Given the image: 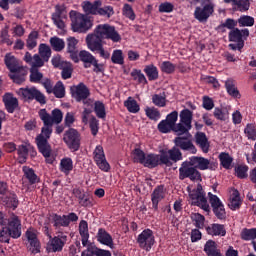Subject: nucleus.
<instances>
[{
  "label": "nucleus",
  "mask_w": 256,
  "mask_h": 256,
  "mask_svg": "<svg viewBox=\"0 0 256 256\" xmlns=\"http://www.w3.org/2000/svg\"><path fill=\"white\" fill-rule=\"evenodd\" d=\"M139 248L144 249V251H149L153 249L155 245V235L153 234V230L147 228L144 229L136 239Z\"/></svg>",
  "instance_id": "nucleus-13"
},
{
  "label": "nucleus",
  "mask_w": 256,
  "mask_h": 256,
  "mask_svg": "<svg viewBox=\"0 0 256 256\" xmlns=\"http://www.w3.org/2000/svg\"><path fill=\"white\" fill-rule=\"evenodd\" d=\"M131 77L133 78V81H137L140 85H147L149 81H147V77H145V74L139 69H133L130 73Z\"/></svg>",
  "instance_id": "nucleus-46"
},
{
  "label": "nucleus",
  "mask_w": 256,
  "mask_h": 256,
  "mask_svg": "<svg viewBox=\"0 0 256 256\" xmlns=\"http://www.w3.org/2000/svg\"><path fill=\"white\" fill-rule=\"evenodd\" d=\"M166 153L168 156V161H171V163L183 161V153L177 146L172 147L171 149L166 151Z\"/></svg>",
  "instance_id": "nucleus-37"
},
{
  "label": "nucleus",
  "mask_w": 256,
  "mask_h": 256,
  "mask_svg": "<svg viewBox=\"0 0 256 256\" xmlns=\"http://www.w3.org/2000/svg\"><path fill=\"white\" fill-rule=\"evenodd\" d=\"M172 131L177 133V135H188V137H191V133H189L191 128L187 127L183 122L174 125Z\"/></svg>",
  "instance_id": "nucleus-55"
},
{
  "label": "nucleus",
  "mask_w": 256,
  "mask_h": 256,
  "mask_svg": "<svg viewBox=\"0 0 256 256\" xmlns=\"http://www.w3.org/2000/svg\"><path fill=\"white\" fill-rule=\"evenodd\" d=\"M38 55L41 56V58L43 59V61H45V63L49 62V59H51V47L45 43H41L38 47Z\"/></svg>",
  "instance_id": "nucleus-42"
},
{
  "label": "nucleus",
  "mask_w": 256,
  "mask_h": 256,
  "mask_svg": "<svg viewBox=\"0 0 256 256\" xmlns=\"http://www.w3.org/2000/svg\"><path fill=\"white\" fill-rule=\"evenodd\" d=\"M174 144L178 149H181L182 151H189L192 155L197 153V148L195 147V144H193V141L189 140V138L185 136L176 137L174 139Z\"/></svg>",
  "instance_id": "nucleus-22"
},
{
  "label": "nucleus",
  "mask_w": 256,
  "mask_h": 256,
  "mask_svg": "<svg viewBox=\"0 0 256 256\" xmlns=\"http://www.w3.org/2000/svg\"><path fill=\"white\" fill-rule=\"evenodd\" d=\"M196 144L200 147L203 153H209V139L207 138V134L205 132H197L195 134Z\"/></svg>",
  "instance_id": "nucleus-29"
},
{
  "label": "nucleus",
  "mask_w": 256,
  "mask_h": 256,
  "mask_svg": "<svg viewBox=\"0 0 256 256\" xmlns=\"http://www.w3.org/2000/svg\"><path fill=\"white\" fill-rule=\"evenodd\" d=\"M52 133H53V124L44 123V126L41 128V133L38 136H36V139H35L37 147H39V139L41 137L46 141V143H49V139H51Z\"/></svg>",
  "instance_id": "nucleus-33"
},
{
  "label": "nucleus",
  "mask_w": 256,
  "mask_h": 256,
  "mask_svg": "<svg viewBox=\"0 0 256 256\" xmlns=\"http://www.w3.org/2000/svg\"><path fill=\"white\" fill-rule=\"evenodd\" d=\"M67 243V235L61 234L50 238L47 243L46 250L48 253H59L63 251L65 244Z\"/></svg>",
  "instance_id": "nucleus-16"
},
{
  "label": "nucleus",
  "mask_w": 256,
  "mask_h": 256,
  "mask_svg": "<svg viewBox=\"0 0 256 256\" xmlns=\"http://www.w3.org/2000/svg\"><path fill=\"white\" fill-rule=\"evenodd\" d=\"M152 103L156 107H165L167 105V95H165V92L154 94L152 96Z\"/></svg>",
  "instance_id": "nucleus-52"
},
{
  "label": "nucleus",
  "mask_w": 256,
  "mask_h": 256,
  "mask_svg": "<svg viewBox=\"0 0 256 256\" xmlns=\"http://www.w3.org/2000/svg\"><path fill=\"white\" fill-rule=\"evenodd\" d=\"M38 115L41 121H43V123H45L46 125H53L54 123L56 125H59V123L63 121V112L57 108L52 111L51 116L49 113H47L46 109H40Z\"/></svg>",
  "instance_id": "nucleus-14"
},
{
  "label": "nucleus",
  "mask_w": 256,
  "mask_h": 256,
  "mask_svg": "<svg viewBox=\"0 0 256 256\" xmlns=\"http://www.w3.org/2000/svg\"><path fill=\"white\" fill-rule=\"evenodd\" d=\"M71 27L74 33H87L91 27H93V22L85 14H81L77 11L70 12Z\"/></svg>",
  "instance_id": "nucleus-3"
},
{
  "label": "nucleus",
  "mask_w": 256,
  "mask_h": 256,
  "mask_svg": "<svg viewBox=\"0 0 256 256\" xmlns=\"http://www.w3.org/2000/svg\"><path fill=\"white\" fill-rule=\"evenodd\" d=\"M78 59L83 63L84 69L91 68V63L95 60V56L87 50H82L78 53Z\"/></svg>",
  "instance_id": "nucleus-35"
},
{
  "label": "nucleus",
  "mask_w": 256,
  "mask_h": 256,
  "mask_svg": "<svg viewBox=\"0 0 256 256\" xmlns=\"http://www.w3.org/2000/svg\"><path fill=\"white\" fill-rule=\"evenodd\" d=\"M206 233L212 237H225L227 229L223 224L213 223L206 227Z\"/></svg>",
  "instance_id": "nucleus-27"
},
{
  "label": "nucleus",
  "mask_w": 256,
  "mask_h": 256,
  "mask_svg": "<svg viewBox=\"0 0 256 256\" xmlns=\"http://www.w3.org/2000/svg\"><path fill=\"white\" fill-rule=\"evenodd\" d=\"M173 125L166 120H161L158 124V131L160 133H171L173 131Z\"/></svg>",
  "instance_id": "nucleus-64"
},
{
  "label": "nucleus",
  "mask_w": 256,
  "mask_h": 256,
  "mask_svg": "<svg viewBox=\"0 0 256 256\" xmlns=\"http://www.w3.org/2000/svg\"><path fill=\"white\" fill-rule=\"evenodd\" d=\"M97 15H100L101 17H113L115 15V10H113V6H104V7H98V13Z\"/></svg>",
  "instance_id": "nucleus-61"
},
{
  "label": "nucleus",
  "mask_w": 256,
  "mask_h": 256,
  "mask_svg": "<svg viewBox=\"0 0 256 256\" xmlns=\"http://www.w3.org/2000/svg\"><path fill=\"white\" fill-rule=\"evenodd\" d=\"M240 237L243 241H255L256 239V228H244L241 231Z\"/></svg>",
  "instance_id": "nucleus-51"
},
{
  "label": "nucleus",
  "mask_w": 256,
  "mask_h": 256,
  "mask_svg": "<svg viewBox=\"0 0 256 256\" xmlns=\"http://www.w3.org/2000/svg\"><path fill=\"white\" fill-rule=\"evenodd\" d=\"M22 171L25 179H27L30 185H36V183H40L41 179L36 175L35 170L29 166H23Z\"/></svg>",
  "instance_id": "nucleus-32"
},
{
  "label": "nucleus",
  "mask_w": 256,
  "mask_h": 256,
  "mask_svg": "<svg viewBox=\"0 0 256 256\" xmlns=\"http://www.w3.org/2000/svg\"><path fill=\"white\" fill-rule=\"evenodd\" d=\"M219 161L220 165H222L224 169H231V165L233 164V157H231V155H229L227 152H222L219 154Z\"/></svg>",
  "instance_id": "nucleus-48"
},
{
  "label": "nucleus",
  "mask_w": 256,
  "mask_h": 256,
  "mask_svg": "<svg viewBox=\"0 0 256 256\" xmlns=\"http://www.w3.org/2000/svg\"><path fill=\"white\" fill-rule=\"evenodd\" d=\"M244 134L250 141H256V125L253 123H248L244 128Z\"/></svg>",
  "instance_id": "nucleus-54"
},
{
  "label": "nucleus",
  "mask_w": 256,
  "mask_h": 256,
  "mask_svg": "<svg viewBox=\"0 0 256 256\" xmlns=\"http://www.w3.org/2000/svg\"><path fill=\"white\" fill-rule=\"evenodd\" d=\"M159 67L161 73H165V75H173V73H175V70L177 69V66L173 64L171 61H163L159 65Z\"/></svg>",
  "instance_id": "nucleus-47"
},
{
  "label": "nucleus",
  "mask_w": 256,
  "mask_h": 256,
  "mask_svg": "<svg viewBox=\"0 0 256 256\" xmlns=\"http://www.w3.org/2000/svg\"><path fill=\"white\" fill-rule=\"evenodd\" d=\"M50 217L54 229H61V227H69L71 223H77V221H79V216L75 212H70L68 214L63 215L52 213Z\"/></svg>",
  "instance_id": "nucleus-10"
},
{
  "label": "nucleus",
  "mask_w": 256,
  "mask_h": 256,
  "mask_svg": "<svg viewBox=\"0 0 256 256\" xmlns=\"http://www.w3.org/2000/svg\"><path fill=\"white\" fill-rule=\"evenodd\" d=\"M16 93L19 97H22L24 101L35 100L37 103H40V105H45V103H47L45 95L35 87L20 88L16 91Z\"/></svg>",
  "instance_id": "nucleus-9"
},
{
  "label": "nucleus",
  "mask_w": 256,
  "mask_h": 256,
  "mask_svg": "<svg viewBox=\"0 0 256 256\" xmlns=\"http://www.w3.org/2000/svg\"><path fill=\"white\" fill-rule=\"evenodd\" d=\"M13 222L21 228V219H19V216L13 212L8 215L7 212L0 211V227H11V223Z\"/></svg>",
  "instance_id": "nucleus-25"
},
{
  "label": "nucleus",
  "mask_w": 256,
  "mask_h": 256,
  "mask_svg": "<svg viewBox=\"0 0 256 256\" xmlns=\"http://www.w3.org/2000/svg\"><path fill=\"white\" fill-rule=\"evenodd\" d=\"M71 95L77 103H81L82 100L88 99V97L91 96V91L85 83L80 82L78 85L71 88Z\"/></svg>",
  "instance_id": "nucleus-18"
},
{
  "label": "nucleus",
  "mask_w": 256,
  "mask_h": 256,
  "mask_svg": "<svg viewBox=\"0 0 256 256\" xmlns=\"http://www.w3.org/2000/svg\"><path fill=\"white\" fill-rule=\"evenodd\" d=\"M248 171L249 166L247 165H238L237 167H235V173L238 179H247V177H249V174H247Z\"/></svg>",
  "instance_id": "nucleus-60"
},
{
  "label": "nucleus",
  "mask_w": 256,
  "mask_h": 256,
  "mask_svg": "<svg viewBox=\"0 0 256 256\" xmlns=\"http://www.w3.org/2000/svg\"><path fill=\"white\" fill-rule=\"evenodd\" d=\"M225 88L230 97H234V99H241V93H239L233 79H228L225 81Z\"/></svg>",
  "instance_id": "nucleus-39"
},
{
  "label": "nucleus",
  "mask_w": 256,
  "mask_h": 256,
  "mask_svg": "<svg viewBox=\"0 0 256 256\" xmlns=\"http://www.w3.org/2000/svg\"><path fill=\"white\" fill-rule=\"evenodd\" d=\"M238 23L240 27H253L255 25V18L244 15L238 19Z\"/></svg>",
  "instance_id": "nucleus-62"
},
{
  "label": "nucleus",
  "mask_w": 256,
  "mask_h": 256,
  "mask_svg": "<svg viewBox=\"0 0 256 256\" xmlns=\"http://www.w3.org/2000/svg\"><path fill=\"white\" fill-rule=\"evenodd\" d=\"M52 93L57 99H63V97H65V86L63 85V82H57L52 90Z\"/></svg>",
  "instance_id": "nucleus-58"
},
{
  "label": "nucleus",
  "mask_w": 256,
  "mask_h": 256,
  "mask_svg": "<svg viewBox=\"0 0 256 256\" xmlns=\"http://www.w3.org/2000/svg\"><path fill=\"white\" fill-rule=\"evenodd\" d=\"M167 197V189L165 185L160 184L154 188L151 193L152 209L153 211H159V203Z\"/></svg>",
  "instance_id": "nucleus-17"
},
{
  "label": "nucleus",
  "mask_w": 256,
  "mask_h": 256,
  "mask_svg": "<svg viewBox=\"0 0 256 256\" xmlns=\"http://www.w3.org/2000/svg\"><path fill=\"white\" fill-rule=\"evenodd\" d=\"M191 219L197 229H203L205 225V216L200 213H194L191 215Z\"/></svg>",
  "instance_id": "nucleus-57"
},
{
  "label": "nucleus",
  "mask_w": 256,
  "mask_h": 256,
  "mask_svg": "<svg viewBox=\"0 0 256 256\" xmlns=\"http://www.w3.org/2000/svg\"><path fill=\"white\" fill-rule=\"evenodd\" d=\"M147 155H145V152L141 150V148H135L133 150V159L134 163H140V165H143L145 163Z\"/></svg>",
  "instance_id": "nucleus-56"
},
{
  "label": "nucleus",
  "mask_w": 256,
  "mask_h": 256,
  "mask_svg": "<svg viewBox=\"0 0 256 256\" xmlns=\"http://www.w3.org/2000/svg\"><path fill=\"white\" fill-rule=\"evenodd\" d=\"M67 41V53L70 55L71 61L74 63H79V49L77 48V45L79 44V40H77L75 37H68L66 39Z\"/></svg>",
  "instance_id": "nucleus-24"
},
{
  "label": "nucleus",
  "mask_w": 256,
  "mask_h": 256,
  "mask_svg": "<svg viewBox=\"0 0 256 256\" xmlns=\"http://www.w3.org/2000/svg\"><path fill=\"white\" fill-rule=\"evenodd\" d=\"M49 43L53 49V51H56L57 53L63 51L65 49V40L62 38H59L57 36H53L50 38Z\"/></svg>",
  "instance_id": "nucleus-41"
},
{
  "label": "nucleus",
  "mask_w": 256,
  "mask_h": 256,
  "mask_svg": "<svg viewBox=\"0 0 256 256\" xmlns=\"http://www.w3.org/2000/svg\"><path fill=\"white\" fill-rule=\"evenodd\" d=\"M96 239L98 243H101V245H106L107 247H113V236L105 230V228H99Z\"/></svg>",
  "instance_id": "nucleus-28"
},
{
  "label": "nucleus",
  "mask_w": 256,
  "mask_h": 256,
  "mask_svg": "<svg viewBox=\"0 0 256 256\" xmlns=\"http://www.w3.org/2000/svg\"><path fill=\"white\" fill-rule=\"evenodd\" d=\"M179 179L180 181H185V179H190V181H203L201 178V172L195 168L191 158L189 161H184L179 168Z\"/></svg>",
  "instance_id": "nucleus-7"
},
{
  "label": "nucleus",
  "mask_w": 256,
  "mask_h": 256,
  "mask_svg": "<svg viewBox=\"0 0 256 256\" xmlns=\"http://www.w3.org/2000/svg\"><path fill=\"white\" fill-rule=\"evenodd\" d=\"M26 239H28L29 245L27 246L28 251L32 255H37L41 253V242L37 238V234L33 230L26 231Z\"/></svg>",
  "instance_id": "nucleus-20"
},
{
  "label": "nucleus",
  "mask_w": 256,
  "mask_h": 256,
  "mask_svg": "<svg viewBox=\"0 0 256 256\" xmlns=\"http://www.w3.org/2000/svg\"><path fill=\"white\" fill-rule=\"evenodd\" d=\"M60 171H62V173H65V175H69V173L73 171V159L63 158L60 161Z\"/></svg>",
  "instance_id": "nucleus-49"
},
{
  "label": "nucleus",
  "mask_w": 256,
  "mask_h": 256,
  "mask_svg": "<svg viewBox=\"0 0 256 256\" xmlns=\"http://www.w3.org/2000/svg\"><path fill=\"white\" fill-rule=\"evenodd\" d=\"M145 115L150 121H159L161 119V112L155 107H146Z\"/></svg>",
  "instance_id": "nucleus-50"
},
{
  "label": "nucleus",
  "mask_w": 256,
  "mask_h": 256,
  "mask_svg": "<svg viewBox=\"0 0 256 256\" xmlns=\"http://www.w3.org/2000/svg\"><path fill=\"white\" fill-rule=\"evenodd\" d=\"M37 39H39V32L35 30L31 31L26 40V47L29 51H33L37 47Z\"/></svg>",
  "instance_id": "nucleus-45"
},
{
  "label": "nucleus",
  "mask_w": 256,
  "mask_h": 256,
  "mask_svg": "<svg viewBox=\"0 0 256 256\" xmlns=\"http://www.w3.org/2000/svg\"><path fill=\"white\" fill-rule=\"evenodd\" d=\"M4 65L10 71L8 74L9 79L16 85H23L27 79V69L19 64V59L13 54L7 53L4 56Z\"/></svg>",
  "instance_id": "nucleus-2"
},
{
  "label": "nucleus",
  "mask_w": 256,
  "mask_h": 256,
  "mask_svg": "<svg viewBox=\"0 0 256 256\" xmlns=\"http://www.w3.org/2000/svg\"><path fill=\"white\" fill-rule=\"evenodd\" d=\"M38 151L43 155V157L46 159V163L49 165H53L55 158L51 157L52 148L51 144L47 142V140L43 139V137H40L38 139Z\"/></svg>",
  "instance_id": "nucleus-21"
},
{
  "label": "nucleus",
  "mask_w": 256,
  "mask_h": 256,
  "mask_svg": "<svg viewBox=\"0 0 256 256\" xmlns=\"http://www.w3.org/2000/svg\"><path fill=\"white\" fill-rule=\"evenodd\" d=\"M79 233L83 247L87 246L89 242V223L86 220H81L79 223Z\"/></svg>",
  "instance_id": "nucleus-34"
},
{
  "label": "nucleus",
  "mask_w": 256,
  "mask_h": 256,
  "mask_svg": "<svg viewBox=\"0 0 256 256\" xmlns=\"http://www.w3.org/2000/svg\"><path fill=\"white\" fill-rule=\"evenodd\" d=\"M63 141L73 153L81 149V134L77 129L70 128L65 131Z\"/></svg>",
  "instance_id": "nucleus-11"
},
{
  "label": "nucleus",
  "mask_w": 256,
  "mask_h": 256,
  "mask_svg": "<svg viewBox=\"0 0 256 256\" xmlns=\"http://www.w3.org/2000/svg\"><path fill=\"white\" fill-rule=\"evenodd\" d=\"M111 61L114 65H125V57L123 56V50H113Z\"/></svg>",
  "instance_id": "nucleus-53"
},
{
  "label": "nucleus",
  "mask_w": 256,
  "mask_h": 256,
  "mask_svg": "<svg viewBox=\"0 0 256 256\" xmlns=\"http://www.w3.org/2000/svg\"><path fill=\"white\" fill-rule=\"evenodd\" d=\"M190 161L192 162V165H194L195 169H200V171H207V169H209V165H211L209 159L199 156L190 157Z\"/></svg>",
  "instance_id": "nucleus-30"
},
{
  "label": "nucleus",
  "mask_w": 256,
  "mask_h": 256,
  "mask_svg": "<svg viewBox=\"0 0 256 256\" xmlns=\"http://www.w3.org/2000/svg\"><path fill=\"white\" fill-rule=\"evenodd\" d=\"M43 79V73L37 68H30V83H40Z\"/></svg>",
  "instance_id": "nucleus-63"
},
{
  "label": "nucleus",
  "mask_w": 256,
  "mask_h": 256,
  "mask_svg": "<svg viewBox=\"0 0 256 256\" xmlns=\"http://www.w3.org/2000/svg\"><path fill=\"white\" fill-rule=\"evenodd\" d=\"M234 5L236 6L237 11L245 13V11H249V7H251V2H249V0H234Z\"/></svg>",
  "instance_id": "nucleus-59"
},
{
  "label": "nucleus",
  "mask_w": 256,
  "mask_h": 256,
  "mask_svg": "<svg viewBox=\"0 0 256 256\" xmlns=\"http://www.w3.org/2000/svg\"><path fill=\"white\" fill-rule=\"evenodd\" d=\"M101 5H103L101 0H95L93 3L90 1H84L83 11L86 13V15H97Z\"/></svg>",
  "instance_id": "nucleus-31"
},
{
  "label": "nucleus",
  "mask_w": 256,
  "mask_h": 256,
  "mask_svg": "<svg viewBox=\"0 0 256 256\" xmlns=\"http://www.w3.org/2000/svg\"><path fill=\"white\" fill-rule=\"evenodd\" d=\"M21 234V228L15 222H11L10 227L2 226L0 230V243H10L11 238L19 239Z\"/></svg>",
  "instance_id": "nucleus-12"
},
{
  "label": "nucleus",
  "mask_w": 256,
  "mask_h": 256,
  "mask_svg": "<svg viewBox=\"0 0 256 256\" xmlns=\"http://www.w3.org/2000/svg\"><path fill=\"white\" fill-rule=\"evenodd\" d=\"M142 165L144 167H147L148 169H155V167H159V165H166V167H173V162L169 160L167 151L161 150L160 155L153 154V153L146 155V158Z\"/></svg>",
  "instance_id": "nucleus-6"
},
{
  "label": "nucleus",
  "mask_w": 256,
  "mask_h": 256,
  "mask_svg": "<svg viewBox=\"0 0 256 256\" xmlns=\"http://www.w3.org/2000/svg\"><path fill=\"white\" fill-rule=\"evenodd\" d=\"M188 193L191 205L194 207H200V209H203L206 213L211 212V207L209 206V202H207L205 190H203V186L201 184H197V187L193 190L188 187Z\"/></svg>",
  "instance_id": "nucleus-4"
},
{
  "label": "nucleus",
  "mask_w": 256,
  "mask_h": 256,
  "mask_svg": "<svg viewBox=\"0 0 256 256\" xmlns=\"http://www.w3.org/2000/svg\"><path fill=\"white\" fill-rule=\"evenodd\" d=\"M247 37H249V29L245 28L240 30L239 28H234L229 32L228 39L230 42L236 44H229L228 47L232 49V51H242L245 47Z\"/></svg>",
  "instance_id": "nucleus-5"
},
{
  "label": "nucleus",
  "mask_w": 256,
  "mask_h": 256,
  "mask_svg": "<svg viewBox=\"0 0 256 256\" xmlns=\"http://www.w3.org/2000/svg\"><path fill=\"white\" fill-rule=\"evenodd\" d=\"M94 161L100 171H104V173H109V171H111V165L105 158V151L103 150V146H96L94 150Z\"/></svg>",
  "instance_id": "nucleus-15"
},
{
  "label": "nucleus",
  "mask_w": 256,
  "mask_h": 256,
  "mask_svg": "<svg viewBox=\"0 0 256 256\" xmlns=\"http://www.w3.org/2000/svg\"><path fill=\"white\" fill-rule=\"evenodd\" d=\"M228 205L231 211H237V209L241 208V196L237 190L233 191Z\"/></svg>",
  "instance_id": "nucleus-40"
},
{
  "label": "nucleus",
  "mask_w": 256,
  "mask_h": 256,
  "mask_svg": "<svg viewBox=\"0 0 256 256\" xmlns=\"http://www.w3.org/2000/svg\"><path fill=\"white\" fill-rule=\"evenodd\" d=\"M0 195H2L0 199L6 209H11L12 211H15L17 207H19V197H17V194H15L14 192L9 191V188L6 190L5 193Z\"/></svg>",
  "instance_id": "nucleus-19"
},
{
  "label": "nucleus",
  "mask_w": 256,
  "mask_h": 256,
  "mask_svg": "<svg viewBox=\"0 0 256 256\" xmlns=\"http://www.w3.org/2000/svg\"><path fill=\"white\" fill-rule=\"evenodd\" d=\"M200 5L195 8L194 18L199 23H205L215 13V4L213 0H200Z\"/></svg>",
  "instance_id": "nucleus-8"
},
{
  "label": "nucleus",
  "mask_w": 256,
  "mask_h": 256,
  "mask_svg": "<svg viewBox=\"0 0 256 256\" xmlns=\"http://www.w3.org/2000/svg\"><path fill=\"white\" fill-rule=\"evenodd\" d=\"M193 122V111L185 108L180 112V123H183L189 129H192L191 123Z\"/></svg>",
  "instance_id": "nucleus-38"
},
{
  "label": "nucleus",
  "mask_w": 256,
  "mask_h": 256,
  "mask_svg": "<svg viewBox=\"0 0 256 256\" xmlns=\"http://www.w3.org/2000/svg\"><path fill=\"white\" fill-rule=\"evenodd\" d=\"M94 113L98 119H106L107 110L105 109V104L102 101L94 102Z\"/></svg>",
  "instance_id": "nucleus-43"
},
{
  "label": "nucleus",
  "mask_w": 256,
  "mask_h": 256,
  "mask_svg": "<svg viewBox=\"0 0 256 256\" xmlns=\"http://www.w3.org/2000/svg\"><path fill=\"white\" fill-rule=\"evenodd\" d=\"M63 19H67V13L62 6L56 5L55 12L52 13V21L60 31H65V22Z\"/></svg>",
  "instance_id": "nucleus-23"
},
{
  "label": "nucleus",
  "mask_w": 256,
  "mask_h": 256,
  "mask_svg": "<svg viewBox=\"0 0 256 256\" xmlns=\"http://www.w3.org/2000/svg\"><path fill=\"white\" fill-rule=\"evenodd\" d=\"M148 81H157L159 79V68L154 64L146 65L143 69Z\"/></svg>",
  "instance_id": "nucleus-36"
},
{
  "label": "nucleus",
  "mask_w": 256,
  "mask_h": 256,
  "mask_svg": "<svg viewBox=\"0 0 256 256\" xmlns=\"http://www.w3.org/2000/svg\"><path fill=\"white\" fill-rule=\"evenodd\" d=\"M3 103L7 113H15V110L19 109V99L14 97L11 93L4 94Z\"/></svg>",
  "instance_id": "nucleus-26"
},
{
  "label": "nucleus",
  "mask_w": 256,
  "mask_h": 256,
  "mask_svg": "<svg viewBox=\"0 0 256 256\" xmlns=\"http://www.w3.org/2000/svg\"><path fill=\"white\" fill-rule=\"evenodd\" d=\"M103 39H109L113 43L121 42V34L117 32L114 26L109 24H99L94 34H88L86 37V45L92 53H98L101 59H111V52L105 50Z\"/></svg>",
  "instance_id": "nucleus-1"
},
{
  "label": "nucleus",
  "mask_w": 256,
  "mask_h": 256,
  "mask_svg": "<svg viewBox=\"0 0 256 256\" xmlns=\"http://www.w3.org/2000/svg\"><path fill=\"white\" fill-rule=\"evenodd\" d=\"M124 107L129 111V113H139L141 110V107L139 106V103H137V100H135L133 97H128L126 101H124Z\"/></svg>",
  "instance_id": "nucleus-44"
}]
</instances>
